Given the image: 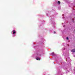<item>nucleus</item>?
I'll return each mask as SVG.
<instances>
[{
    "mask_svg": "<svg viewBox=\"0 0 75 75\" xmlns=\"http://www.w3.org/2000/svg\"><path fill=\"white\" fill-rule=\"evenodd\" d=\"M71 52H75V49H73L71 50Z\"/></svg>",
    "mask_w": 75,
    "mask_h": 75,
    "instance_id": "f257e3e1",
    "label": "nucleus"
},
{
    "mask_svg": "<svg viewBox=\"0 0 75 75\" xmlns=\"http://www.w3.org/2000/svg\"><path fill=\"white\" fill-rule=\"evenodd\" d=\"M12 32H13V34H15L16 33V31H15V30H13V31H12Z\"/></svg>",
    "mask_w": 75,
    "mask_h": 75,
    "instance_id": "f03ea898",
    "label": "nucleus"
},
{
    "mask_svg": "<svg viewBox=\"0 0 75 75\" xmlns=\"http://www.w3.org/2000/svg\"><path fill=\"white\" fill-rule=\"evenodd\" d=\"M36 59H37V60H40V59L38 57H37L36 58Z\"/></svg>",
    "mask_w": 75,
    "mask_h": 75,
    "instance_id": "7ed1b4c3",
    "label": "nucleus"
},
{
    "mask_svg": "<svg viewBox=\"0 0 75 75\" xmlns=\"http://www.w3.org/2000/svg\"><path fill=\"white\" fill-rule=\"evenodd\" d=\"M52 55H54V52H52Z\"/></svg>",
    "mask_w": 75,
    "mask_h": 75,
    "instance_id": "20e7f679",
    "label": "nucleus"
},
{
    "mask_svg": "<svg viewBox=\"0 0 75 75\" xmlns=\"http://www.w3.org/2000/svg\"><path fill=\"white\" fill-rule=\"evenodd\" d=\"M58 3L59 4H60V2L59 1H58Z\"/></svg>",
    "mask_w": 75,
    "mask_h": 75,
    "instance_id": "39448f33",
    "label": "nucleus"
},
{
    "mask_svg": "<svg viewBox=\"0 0 75 75\" xmlns=\"http://www.w3.org/2000/svg\"><path fill=\"white\" fill-rule=\"evenodd\" d=\"M67 40H69V38H66Z\"/></svg>",
    "mask_w": 75,
    "mask_h": 75,
    "instance_id": "423d86ee",
    "label": "nucleus"
},
{
    "mask_svg": "<svg viewBox=\"0 0 75 75\" xmlns=\"http://www.w3.org/2000/svg\"><path fill=\"white\" fill-rule=\"evenodd\" d=\"M67 59H66V61H67Z\"/></svg>",
    "mask_w": 75,
    "mask_h": 75,
    "instance_id": "0eeeda50",
    "label": "nucleus"
},
{
    "mask_svg": "<svg viewBox=\"0 0 75 75\" xmlns=\"http://www.w3.org/2000/svg\"><path fill=\"white\" fill-rule=\"evenodd\" d=\"M54 34H55V32H54Z\"/></svg>",
    "mask_w": 75,
    "mask_h": 75,
    "instance_id": "6e6552de",
    "label": "nucleus"
},
{
    "mask_svg": "<svg viewBox=\"0 0 75 75\" xmlns=\"http://www.w3.org/2000/svg\"><path fill=\"white\" fill-rule=\"evenodd\" d=\"M65 50V48H64V50Z\"/></svg>",
    "mask_w": 75,
    "mask_h": 75,
    "instance_id": "1a4fd4ad",
    "label": "nucleus"
},
{
    "mask_svg": "<svg viewBox=\"0 0 75 75\" xmlns=\"http://www.w3.org/2000/svg\"><path fill=\"white\" fill-rule=\"evenodd\" d=\"M64 16V14H63L62 15V16Z\"/></svg>",
    "mask_w": 75,
    "mask_h": 75,
    "instance_id": "9d476101",
    "label": "nucleus"
},
{
    "mask_svg": "<svg viewBox=\"0 0 75 75\" xmlns=\"http://www.w3.org/2000/svg\"><path fill=\"white\" fill-rule=\"evenodd\" d=\"M62 24H64V23H62Z\"/></svg>",
    "mask_w": 75,
    "mask_h": 75,
    "instance_id": "9b49d317",
    "label": "nucleus"
}]
</instances>
